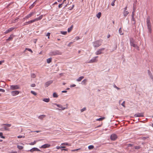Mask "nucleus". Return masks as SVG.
<instances>
[{
	"instance_id": "10",
	"label": "nucleus",
	"mask_w": 153,
	"mask_h": 153,
	"mask_svg": "<svg viewBox=\"0 0 153 153\" xmlns=\"http://www.w3.org/2000/svg\"><path fill=\"white\" fill-rule=\"evenodd\" d=\"M14 27H12L9 28L5 32H4V34H6L12 31L13 30H14Z\"/></svg>"
},
{
	"instance_id": "31",
	"label": "nucleus",
	"mask_w": 153,
	"mask_h": 153,
	"mask_svg": "<svg viewBox=\"0 0 153 153\" xmlns=\"http://www.w3.org/2000/svg\"><path fill=\"white\" fill-rule=\"evenodd\" d=\"M35 22V19H33V20H31L30 21H29V24H31L34 22Z\"/></svg>"
},
{
	"instance_id": "46",
	"label": "nucleus",
	"mask_w": 153,
	"mask_h": 153,
	"mask_svg": "<svg viewBox=\"0 0 153 153\" xmlns=\"http://www.w3.org/2000/svg\"><path fill=\"white\" fill-rule=\"evenodd\" d=\"M29 24H29V21H28V22H25L24 23V25H27Z\"/></svg>"
},
{
	"instance_id": "58",
	"label": "nucleus",
	"mask_w": 153,
	"mask_h": 153,
	"mask_svg": "<svg viewBox=\"0 0 153 153\" xmlns=\"http://www.w3.org/2000/svg\"><path fill=\"white\" fill-rule=\"evenodd\" d=\"M147 24L150 23V20L149 19H147Z\"/></svg>"
},
{
	"instance_id": "57",
	"label": "nucleus",
	"mask_w": 153,
	"mask_h": 153,
	"mask_svg": "<svg viewBox=\"0 0 153 153\" xmlns=\"http://www.w3.org/2000/svg\"><path fill=\"white\" fill-rule=\"evenodd\" d=\"M80 149V148H79V149H76L75 150H72V151H77L79 150Z\"/></svg>"
},
{
	"instance_id": "39",
	"label": "nucleus",
	"mask_w": 153,
	"mask_h": 153,
	"mask_svg": "<svg viewBox=\"0 0 153 153\" xmlns=\"http://www.w3.org/2000/svg\"><path fill=\"white\" fill-rule=\"evenodd\" d=\"M31 77L33 78H35L36 77V75L35 74H31Z\"/></svg>"
},
{
	"instance_id": "59",
	"label": "nucleus",
	"mask_w": 153,
	"mask_h": 153,
	"mask_svg": "<svg viewBox=\"0 0 153 153\" xmlns=\"http://www.w3.org/2000/svg\"><path fill=\"white\" fill-rule=\"evenodd\" d=\"M148 138V137H143V140H145L146 139H147V138Z\"/></svg>"
},
{
	"instance_id": "5",
	"label": "nucleus",
	"mask_w": 153,
	"mask_h": 153,
	"mask_svg": "<svg viewBox=\"0 0 153 153\" xmlns=\"http://www.w3.org/2000/svg\"><path fill=\"white\" fill-rule=\"evenodd\" d=\"M20 88V87L19 85H11L10 86V89L12 90L18 89Z\"/></svg>"
},
{
	"instance_id": "50",
	"label": "nucleus",
	"mask_w": 153,
	"mask_h": 153,
	"mask_svg": "<svg viewBox=\"0 0 153 153\" xmlns=\"http://www.w3.org/2000/svg\"><path fill=\"white\" fill-rule=\"evenodd\" d=\"M34 3H33L32 5H31L30 7V9H32L33 7L34 6Z\"/></svg>"
},
{
	"instance_id": "60",
	"label": "nucleus",
	"mask_w": 153,
	"mask_h": 153,
	"mask_svg": "<svg viewBox=\"0 0 153 153\" xmlns=\"http://www.w3.org/2000/svg\"><path fill=\"white\" fill-rule=\"evenodd\" d=\"M128 147H131V146H132V145L131 144H128Z\"/></svg>"
},
{
	"instance_id": "42",
	"label": "nucleus",
	"mask_w": 153,
	"mask_h": 153,
	"mask_svg": "<svg viewBox=\"0 0 153 153\" xmlns=\"http://www.w3.org/2000/svg\"><path fill=\"white\" fill-rule=\"evenodd\" d=\"M72 29V27H70V28H68V32H70L71 30Z\"/></svg>"
},
{
	"instance_id": "7",
	"label": "nucleus",
	"mask_w": 153,
	"mask_h": 153,
	"mask_svg": "<svg viewBox=\"0 0 153 153\" xmlns=\"http://www.w3.org/2000/svg\"><path fill=\"white\" fill-rule=\"evenodd\" d=\"M105 50L104 48H102L98 50L95 53L96 55H99L102 53V51H104Z\"/></svg>"
},
{
	"instance_id": "62",
	"label": "nucleus",
	"mask_w": 153,
	"mask_h": 153,
	"mask_svg": "<svg viewBox=\"0 0 153 153\" xmlns=\"http://www.w3.org/2000/svg\"><path fill=\"white\" fill-rule=\"evenodd\" d=\"M114 87L116 88L118 90H119L120 89V88H118V87H117V86H116V85H115V86H114Z\"/></svg>"
},
{
	"instance_id": "35",
	"label": "nucleus",
	"mask_w": 153,
	"mask_h": 153,
	"mask_svg": "<svg viewBox=\"0 0 153 153\" xmlns=\"http://www.w3.org/2000/svg\"><path fill=\"white\" fill-rule=\"evenodd\" d=\"M61 148H65V146H57L56 147V148L57 149H61Z\"/></svg>"
},
{
	"instance_id": "16",
	"label": "nucleus",
	"mask_w": 153,
	"mask_h": 153,
	"mask_svg": "<svg viewBox=\"0 0 153 153\" xmlns=\"http://www.w3.org/2000/svg\"><path fill=\"white\" fill-rule=\"evenodd\" d=\"M43 15H41L39 17L34 19L35 22L41 20L43 18Z\"/></svg>"
},
{
	"instance_id": "38",
	"label": "nucleus",
	"mask_w": 153,
	"mask_h": 153,
	"mask_svg": "<svg viewBox=\"0 0 153 153\" xmlns=\"http://www.w3.org/2000/svg\"><path fill=\"white\" fill-rule=\"evenodd\" d=\"M25 50H27V51H29L30 52H31V53H33V51H32V50L30 49H29V48H25Z\"/></svg>"
},
{
	"instance_id": "22",
	"label": "nucleus",
	"mask_w": 153,
	"mask_h": 153,
	"mask_svg": "<svg viewBox=\"0 0 153 153\" xmlns=\"http://www.w3.org/2000/svg\"><path fill=\"white\" fill-rule=\"evenodd\" d=\"M84 78V77L83 76H81L79 77L78 79H76V81L78 82H80Z\"/></svg>"
},
{
	"instance_id": "48",
	"label": "nucleus",
	"mask_w": 153,
	"mask_h": 153,
	"mask_svg": "<svg viewBox=\"0 0 153 153\" xmlns=\"http://www.w3.org/2000/svg\"><path fill=\"white\" fill-rule=\"evenodd\" d=\"M73 43V42H70L68 45V47H70L71 45Z\"/></svg>"
},
{
	"instance_id": "55",
	"label": "nucleus",
	"mask_w": 153,
	"mask_h": 153,
	"mask_svg": "<svg viewBox=\"0 0 153 153\" xmlns=\"http://www.w3.org/2000/svg\"><path fill=\"white\" fill-rule=\"evenodd\" d=\"M134 12H133L132 13V19H134Z\"/></svg>"
},
{
	"instance_id": "37",
	"label": "nucleus",
	"mask_w": 153,
	"mask_h": 153,
	"mask_svg": "<svg viewBox=\"0 0 153 153\" xmlns=\"http://www.w3.org/2000/svg\"><path fill=\"white\" fill-rule=\"evenodd\" d=\"M0 137L2 138H5V137L3 136V133L2 132H0Z\"/></svg>"
},
{
	"instance_id": "29",
	"label": "nucleus",
	"mask_w": 153,
	"mask_h": 153,
	"mask_svg": "<svg viewBox=\"0 0 153 153\" xmlns=\"http://www.w3.org/2000/svg\"><path fill=\"white\" fill-rule=\"evenodd\" d=\"M101 13L100 12H99L98 14H97V17L99 19L100 17H101Z\"/></svg>"
},
{
	"instance_id": "61",
	"label": "nucleus",
	"mask_w": 153,
	"mask_h": 153,
	"mask_svg": "<svg viewBox=\"0 0 153 153\" xmlns=\"http://www.w3.org/2000/svg\"><path fill=\"white\" fill-rule=\"evenodd\" d=\"M41 132V131H33V132H36L37 133H39V132Z\"/></svg>"
},
{
	"instance_id": "52",
	"label": "nucleus",
	"mask_w": 153,
	"mask_h": 153,
	"mask_svg": "<svg viewBox=\"0 0 153 153\" xmlns=\"http://www.w3.org/2000/svg\"><path fill=\"white\" fill-rule=\"evenodd\" d=\"M31 87H34L36 86V85L35 84H32L31 85Z\"/></svg>"
},
{
	"instance_id": "23",
	"label": "nucleus",
	"mask_w": 153,
	"mask_h": 153,
	"mask_svg": "<svg viewBox=\"0 0 153 153\" xmlns=\"http://www.w3.org/2000/svg\"><path fill=\"white\" fill-rule=\"evenodd\" d=\"M61 145H64V146H71V144H69L68 143H62L61 144Z\"/></svg>"
},
{
	"instance_id": "47",
	"label": "nucleus",
	"mask_w": 153,
	"mask_h": 153,
	"mask_svg": "<svg viewBox=\"0 0 153 153\" xmlns=\"http://www.w3.org/2000/svg\"><path fill=\"white\" fill-rule=\"evenodd\" d=\"M25 137V136H19L17 137L18 138H24Z\"/></svg>"
},
{
	"instance_id": "25",
	"label": "nucleus",
	"mask_w": 153,
	"mask_h": 153,
	"mask_svg": "<svg viewBox=\"0 0 153 153\" xmlns=\"http://www.w3.org/2000/svg\"><path fill=\"white\" fill-rule=\"evenodd\" d=\"M52 60V58H48L47 59V62L48 63H49L51 62Z\"/></svg>"
},
{
	"instance_id": "1",
	"label": "nucleus",
	"mask_w": 153,
	"mask_h": 153,
	"mask_svg": "<svg viewBox=\"0 0 153 153\" xmlns=\"http://www.w3.org/2000/svg\"><path fill=\"white\" fill-rule=\"evenodd\" d=\"M102 42L100 40H97L93 43V45L94 47H98L101 45Z\"/></svg>"
},
{
	"instance_id": "28",
	"label": "nucleus",
	"mask_w": 153,
	"mask_h": 153,
	"mask_svg": "<svg viewBox=\"0 0 153 153\" xmlns=\"http://www.w3.org/2000/svg\"><path fill=\"white\" fill-rule=\"evenodd\" d=\"M38 140L37 141H34L33 142H31L30 143L28 144L30 145H33L36 144V143L38 141Z\"/></svg>"
},
{
	"instance_id": "17",
	"label": "nucleus",
	"mask_w": 153,
	"mask_h": 153,
	"mask_svg": "<svg viewBox=\"0 0 153 153\" xmlns=\"http://www.w3.org/2000/svg\"><path fill=\"white\" fill-rule=\"evenodd\" d=\"M51 145L49 144H45L42 146L41 147L42 148H49L50 146Z\"/></svg>"
},
{
	"instance_id": "32",
	"label": "nucleus",
	"mask_w": 153,
	"mask_h": 153,
	"mask_svg": "<svg viewBox=\"0 0 153 153\" xmlns=\"http://www.w3.org/2000/svg\"><path fill=\"white\" fill-rule=\"evenodd\" d=\"M94 148V146L93 145H90L88 146V148L89 149H93Z\"/></svg>"
},
{
	"instance_id": "3",
	"label": "nucleus",
	"mask_w": 153,
	"mask_h": 153,
	"mask_svg": "<svg viewBox=\"0 0 153 153\" xmlns=\"http://www.w3.org/2000/svg\"><path fill=\"white\" fill-rule=\"evenodd\" d=\"M62 54V53L58 51H56L50 53V54L51 56H55L58 55H61Z\"/></svg>"
},
{
	"instance_id": "8",
	"label": "nucleus",
	"mask_w": 153,
	"mask_h": 153,
	"mask_svg": "<svg viewBox=\"0 0 153 153\" xmlns=\"http://www.w3.org/2000/svg\"><path fill=\"white\" fill-rule=\"evenodd\" d=\"M19 93V91H14L11 92V94L12 96H14L18 95Z\"/></svg>"
},
{
	"instance_id": "45",
	"label": "nucleus",
	"mask_w": 153,
	"mask_h": 153,
	"mask_svg": "<svg viewBox=\"0 0 153 153\" xmlns=\"http://www.w3.org/2000/svg\"><path fill=\"white\" fill-rule=\"evenodd\" d=\"M50 33H47V34L46 35V36H48V39L49 38V36H50Z\"/></svg>"
},
{
	"instance_id": "27",
	"label": "nucleus",
	"mask_w": 153,
	"mask_h": 153,
	"mask_svg": "<svg viewBox=\"0 0 153 153\" xmlns=\"http://www.w3.org/2000/svg\"><path fill=\"white\" fill-rule=\"evenodd\" d=\"M87 80L86 79H85L83 80L81 82V84L82 85H85L86 82H87Z\"/></svg>"
},
{
	"instance_id": "53",
	"label": "nucleus",
	"mask_w": 153,
	"mask_h": 153,
	"mask_svg": "<svg viewBox=\"0 0 153 153\" xmlns=\"http://www.w3.org/2000/svg\"><path fill=\"white\" fill-rule=\"evenodd\" d=\"M0 91L2 92H5V90L3 89H0Z\"/></svg>"
},
{
	"instance_id": "2",
	"label": "nucleus",
	"mask_w": 153,
	"mask_h": 153,
	"mask_svg": "<svg viewBox=\"0 0 153 153\" xmlns=\"http://www.w3.org/2000/svg\"><path fill=\"white\" fill-rule=\"evenodd\" d=\"M130 45L131 46L134 47H137V49L139 48L138 47L135 43L134 39L132 38H131L130 39Z\"/></svg>"
},
{
	"instance_id": "19",
	"label": "nucleus",
	"mask_w": 153,
	"mask_h": 153,
	"mask_svg": "<svg viewBox=\"0 0 153 153\" xmlns=\"http://www.w3.org/2000/svg\"><path fill=\"white\" fill-rule=\"evenodd\" d=\"M54 104L55 105H56L58 107L61 108L62 110H64V109H65V108L64 107H63L62 105H59L56 103H54Z\"/></svg>"
},
{
	"instance_id": "20",
	"label": "nucleus",
	"mask_w": 153,
	"mask_h": 153,
	"mask_svg": "<svg viewBox=\"0 0 153 153\" xmlns=\"http://www.w3.org/2000/svg\"><path fill=\"white\" fill-rule=\"evenodd\" d=\"M148 26V28L149 29V31L151 33V23H149L147 24Z\"/></svg>"
},
{
	"instance_id": "9",
	"label": "nucleus",
	"mask_w": 153,
	"mask_h": 153,
	"mask_svg": "<svg viewBox=\"0 0 153 153\" xmlns=\"http://www.w3.org/2000/svg\"><path fill=\"white\" fill-rule=\"evenodd\" d=\"M98 57V56H97L94 57L91 59L89 63H93L94 62H97V58Z\"/></svg>"
},
{
	"instance_id": "44",
	"label": "nucleus",
	"mask_w": 153,
	"mask_h": 153,
	"mask_svg": "<svg viewBox=\"0 0 153 153\" xmlns=\"http://www.w3.org/2000/svg\"><path fill=\"white\" fill-rule=\"evenodd\" d=\"M86 108H82L81 109V112H83L84 111H85L86 110Z\"/></svg>"
},
{
	"instance_id": "56",
	"label": "nucleus",
	"mask_w": 153,
	"mask_h": 153,
	"mask_svg": "<svg viewBox=\"0 0 153 153\" xmlns=\"http://www.w3.org/2000/svg\"><path fill=\"white\" fill-rule=\"evenodd\" d=\"M4 129L5 130H9L8 128H7V127L6 126L4 127Z\"/></svg>"
},
{
	"instance_id": "6",
	"label": "nucleus",
	"mask_w": 153,
	"mask_h": 153,
	"mask_svg": "<svg viewBox=\"0 0 153 153\" xmlns=\"http://www.w3.org/2000/svg\"><path fill=\"white\" fill-rule=\"evenodd\" d=\"M127 9V6H126L124 9V11L123 12V14L125 18L129 13V12H128V11L126 10Z\"/></svg>"
},
{
	"instance_id": "33",
	"label": "nucleus",
	"mask_w": 153,
	"mask_h": 153,
	"mask_svg": "<svg viewBox=\"0 0 153 153\" xmlns=\"http://www.w3.org/2000/svg\"><path fill=\"white\" fill-rule=\"evenodd\" d=\"M116 0H113V1L111 2V5L112 6H114V5H115L114 3H115V2Z\"/></svg>"
},
{
	"instance_id": "54",
	"label": "nucleus",
	"mask_w": 153,
	"mask_h": 153,
	"mask_svg": "<svg viewBox=\"0 0 153 153\" xmlns=\"http://www.w3.org/2000/svg\"><path fill=\"white\" fill-rule=\"evenodd\" d=\"M62 4H60L59 5L58 7L59 8H60L62 7Z\"/></svg>"
},
{
	"instance_id": "51",
	"label": "nucleus",
	"mask_w": 153,
	"mask_h": 153,
	"mask_svg": "<svg viewBox=\"0 0 153 153\" xmlns=\"http://www.w3.org/2000/svg\"><path fill=\"white\" fill-rule=\"evenodd\" d=\"M76 86V85L75 84H73V85H70V87L72 88L73 87H75Z\"/></svg>"
},
{
	"instance_id": "34",
	"label": "nucleus",
	"mask_w": 153,
	"mask_h": 153,
	"mask_svg": "<svg viewBox=\"0 0 153 153\" xmlns=\"http://www.w3.org/2000/svg\"><path fill=\"white\" fill-rule=\"evenodd\" d=\"M53 96L54 97H58L57 94L56 93H53Z\"/></svg>"
},
{
	"instance_id": "4",
	"label": "nucleus",
	"mask_w": 153,
	"mask_h": 153,
	"mask_svg": "<svg viewBox=\"0 0 153 153\" xmlns=\"http://www.w3.org/2000/svg\"><path fill=\"white\" fill-rule=\"evenodd\" d=\"M35 13V11H33L30 12V13L27 14L26 16H25V17L24 18V19H29V18L31 17L33 15H34Z\"/></svg>"
},
{
	"instance_id": "43",
	"label": "nucleus",
	"mask_w": 153,
	"mask_h": 153,
	"mask_svg": "<svg viewBox=\"0 0 153 153\" xmlns=\"http://www.w3.org/2000/svg\"><path fill=\"white\" fill-rule=\"evenodd\" d=\"M61 34L63 35H66L67 34V32L66 31H61Z\"/></svg>"
},
{
	"instance_id": "21",
	"label": "nucleus",
	"mask_w": 153,
	"mask_h": 153,
	"mask_svg": "<svg viewBox=\"0 0 153 153\" xmlns=\"http://www.w3.org/2000/svg\"><path fill=\"white\" fill-rule=\"evenodd\" d=\"M46 117V116L45 115H42L40 116H39L38 117V118L39 119L42 120L44 118H45Z\"/></svg>"
},
{
	"instance_id": "24",
	"label": "nucleus",
	"mask_w": 153,
	"mask_h": 153,
	"mask_svg": "<svg viewBox=\"0 0 153 153\" xmlns=\"http://www.w3.org/2000/svg\"><path fill=\"white\" fill-rule=\"evenodd\" d=\"M43 101L45 102H49L50 99L49 98H45L43 99Z\"/></svg>"
},
{
	"instance_id": "36",
	"label": "nucleus",
	"mask_w": 153,
	"mask_h": 153,
	"mask_svg": "<svg viewBox=\"0 0 153 153\" xmlns=\"http://www.w3.org/2000/svg\"><path fill=\"white\" fill-rule=\"evenodd\" d=\"M31 93L35 96L37 94L36 93L33 91H31Z\"/></svg>"
},
{
	"instance_id": "63",
	"label": "nucleus",
	"mask_w": 153,
	"mask_h": 153,
	"mask_svg": "<svg viewBox=\"0 0 153 153\" xmlns=\"http://www.w3.org/2000/svg\"><path fill=\"white\" fill-rule=\"evenodd\" d=\"M66 0H64L62 3V4H63L64 3H66L65 1H66Z\"/></svg>"
},
{
	"instance_id": "14",
	"label": "nucleus",
	"mask_w": 153,
	"mask_h": 153,
	"mask_svg": "<svg viewBox=\"0 0 153 153\" xmlns=\"http://www.w3.org/2000/svg\"><path fill=\"white\" fill-rule=\"evenodd\" d=\"M20 144H21V145H18L17 146V148L19 149L22 150V149L24 148L23 146L24 145V144L22 143H21Z\"/></svg>"
},
{
	"instance_id": "49",
	"label": "nucleus",
	"mask_w": 153,
	"mask_h": 153,
	"mask_svg": "<svg viewBox=\"0 0 153 153\" xmlns=\"http://www.w3.org/2000/svg\"><path fill=\"white\" fill-rule=\"evenodd\" d=\"M125 101H124L122 103L121 105L123 106L124 107H125Z\"/></svg>"
},
{
	"instance_id": "41",
	"label": "nucleus",
	"mask_w": 153,
	"mask_h": 153,
	"mask_svg": "<svg viewBox=\"0 0 153 153\" xmlns=\"http://www.w3.org/2000/svg\"><path fill=\"white\" fill-rule=\"evenodd\" d=\"M134 148L136 149H138L140 148V147L139 146H135Z\"/></svg>"
},
{
	"instance_id": "13",
	"label": "nucleus",
	"mask_w": 153,
	"mask_h": 153,
	"mask_svg": "<svg viewBox=\"0 0 153 153\" xmlns=\"http://www.w3.org/2000/svg\"><path fill=\"white\" fill-rule=\"evenodd\" d=\"M53 82V81L52 80L49 81L47 82H46L45 83V87H48V86H49L50 85H51Z\"/></svg>"
},
{
	"instance_id": "15",
	"label": "nucleus",
	"mask_w": 153,
	"mask_h": 153,
	"mask_svg": "<svg viewBox=\"0 0 153 153\" xmlns=\"http://www.w3.org/2000/svg\"><path fill=\"white\" fill-rule=\"evenodd\" d=\"M14 37V36L12 34L10 35V36L9 37V38L6 40V41L9 42L10 41V40H12L13 39Z\"/></svg>"
},
{
	"instance_id": "11",
	"label": "nucleus",
	"mask_w": 153,
	"mask_h": 153,
	"mask_svg": "<svg viewBox=\"0 0 153 153\" xmlns=\"http://www.w3.org/2000/svg\"><path fill=\"white\" fill-rule=\"evenodd\" d=\"M110 138L111 140H115L117 138V135L115 134H113L111 135Z\"/></svg>"
},
{
	"instance_id": "12",
	"label": "nucleus",
	"mask_w": 153,
	"mask_h": 153,
	"mask_svg": "<svg viewBox=\"0 0 153 153\" xmlns=\"http://www.w3.org/2000/svg\"><path fill=\"white\" fill-rule=\"evenodd\" d=\"M134 117H143V113H137L134 115Z\"/></svg>"
},
{
	"instance_id": "64",
	"label": "nucleus",
	"mask_w": 153,
	"mask_h": 153,
	"mask_svg": "<svg viewBox=\"0 0 153 153\" xmlns=\"http://www.w3.org/2000/svg\"><path fill=\"white\" fill-rule=\"evenodd\" d=\"M11 153H17V152H11Z\"/></svg>"
},
{
	"instance_id": "40",
	"label": "nucleus",
	"mask_w": 153,
	"mask_h": 153,
	"mask_svg": "<svg viewBox=\"0 0 153 153\" xmlns=\"http://www.w3.org/2000/svg\"><path fill=\"white\" fill-rule=\"evenodd\" d=\"M3 125H6L7 127H10L11 126V124H3L2 126Z\"/></svg>"
},
{
	"instance_id": "18",
	"label": "nucleus",
	"mask_w": 153,
	"mask_h": 153,
	"mask_svg": "<svg viewBox=\"0 0 153 153\" xmlns=\"http://www.w3.org/2000/svg\"><path fill=\"white\" fill-rule=\"evenodd\" d=\"M40 151V150H39L37 148H33L32 149H31L30 150V151L31 152H33V151Z\"/></svg>"
},
{
	"instance_id": "26",
	"label": "nucleus",
	"mask_w": 153,
	"mask_h": 153,
	"mask_svg": "<svg viewBox=\"0 0 153 153\" xmlns=\"http://www.w3.org/2000/svg\"><path fill=\"white\" fill-rule=\"evenodd\" d=\"M105 117H102L100 118H99L98 119H97L96 120L97 121H102V120L105 119Z\"/></svg>"
},
{
	"instance_id": "30",
	"label": "nucleus",
	"mask_w": 153,
	"mask_h": 153,
	"mask_svg": "<svg viewBox=\"0 0 153 153\" xmlns=\"http://www.w3.org/2000/svg\"><path fill=\"white\" fill-rule=\"evenodd\" d=\"M119 32L120 34L121 35H122L123 34V33L122 32L121 28H120L119 30Z\"/></svg>"
}]
</instances>
